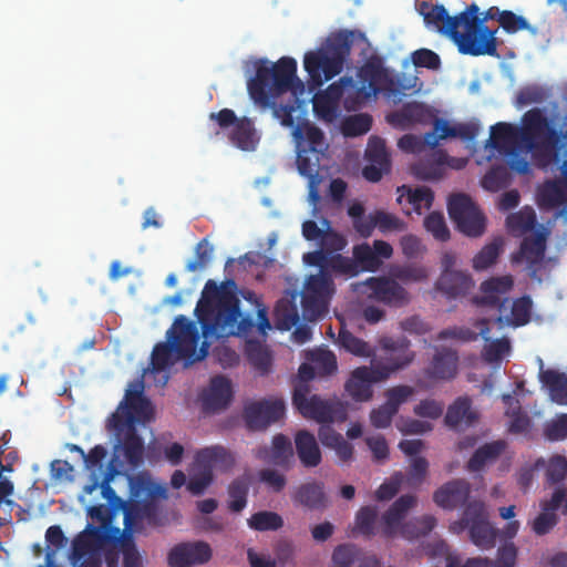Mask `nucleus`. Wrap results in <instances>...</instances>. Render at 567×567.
Instances as JSON below:
<instances>
[{"instance_id": "nucleus-11", "label": "nucleus", "mask_w": 567, "mask_h": 567, "mask_svg": "<svg viewBox=\"0 0 567 567\" xmlns=\"http://www.w3.org/2000/svg\"><path fill=\"white\" fill-rule=\"evenodd\" d=\"M334 292V285L329 271L311 275L303 287L301 303L305 315L316 319L326 313L329 300Z\"/></svg>"}, {"instance_id": "nucleus-47", "label": "nucleus", "mask_w": 567, "mask_h": 567, "mask_svg": "<svg viewBox=\"0 0 567 567\" xmlns=\"http://www.w3.org/2000/svg\"><path fill=\"white\" fill-rule=\"evenodd\" d=\"M536 214L532 207H524L517 213H513L506 218V226L511 233L523 235L532 230L536 225Z\"/></svg>"}, {"instance_id": "nucleus-60", "label": "nucleus", "mask_w": 567, "mask_h": 567, "mask_svg": "<svg viewBox=\"0 0 567 567\" xmlns=\"http://www.w3.org/2000/svg\"><path fill=\"white\" fill-rule=\"evenodd\" d=\"M213 254V245H210L206 238L202 239L195 247V259L189 260L186 264V270L189 272H195L197 270L204 269L212 261Z\"/></svg>"}, {"instance_id": "nucleus-42", "label": "nucleus", "mask_w": 567, "mask_h": 567, "mask_svg": "<svg viewBox=\"0 0 567 567\" xmlns=\"http://www.w3.org/2000/svg\"><path fill=\"white\" fill-rule=\"evenodd\" d=\"M303 64L310 78L318 82V84H321V74H323L326 81L336 76L330 75L328 72V58L323 50L307 52L305 54Z\"/></svg>"}, {"instance_id": "nucleus-51", "label": "nucleus", "mask_w": 567, "mask_h": 567, "mask_svg": "<svg viewBox=\"0 0 567 567\" xmlns=\"http://www.w3.org/2000/svg\"><path fill=\"white\" fill-rule=\"evenodd\" d=\"M353 260L358 262L359 272L375 271L382 264L369 244L355 245L352 250Z\"/></svg>"}, {"instance_id": "nucleus-39", "label": "nucleus", "mask_w": 567, "mask_h": 567, "mask_svg": "<svg viewBox=\"0 0 567 567\" xmlns=\"http://www.w3.org/2000/svg\"><path fill=\"white\" fill-rule=\"evenodd\" d=\"M506 449L504 440L485 443L478 447L467 462L470 472H480L486 465L494 463Z\"/></svg>"}, {"instance_id": "nucleus-32", "label": "nucleus", "mask_w": 567, "mask_h": 567, "mask_svg": "<svg viewBox=\"0 0 567 567\" xmlns=\"http://www.w3.org/2000/svg\"><path fill=\"white\" fill-rule=\"evenodd\" d=\"M445 164L446 155L441 151H434L414 163L411 173L420 181H439L444 175Z\"/></svg>"}, {"instance_id": "nucleus-23", "label": "nucleus", "mask_w": 567, "mask_h": 567, "mask_svg": "<svg viewBox=\"0 0 567 567\" xmlns=\"http://www.w3.org/2000/svg\"><path fill=\"white\" fill-rule=\"evenodd\" d=\"M471 493V485L465 480H452L433 494L434 503L443 509L452 511L464 505Z\"/></svg>"}, {"instance_id": "nucleus-13", "label": "nucleus", "mask_w": 567, "mask_h": 567, "mask_svg": "<svg viewBox=\"0 0 567 567\" xmlns=\"http://www.w3.org/2000/svg\"><path fill=\"white\" fill-rule=\"evenodd\" d=\"M357 38L363 39L364 34L358 30L344 29L332 33L327 39L323 51L328 58V72L330 75H338L342 71Z\"/></svg>"}, {"instance_id": "nucleus-2", "label": "nucleus", "mask_w": 567, "mask_h": 567, "mask_svg": "<svg viewBox=\"0 0 567 567\" xmlns=\"http://www.w3.org/2000/svg\"><path fill=\"white\" fill-rule=\"evenodd\" d=\"M297 76V61L282 56L277 62L259 60L255 65V75L247 81V90L254 103L262 109H272L274 116L286 127H292L296 141L298 173L308 179L309 202L317 205L320 199V162L328 145L323 132L308 122L295 126V105L276 104L275 99L295 89L302 87Z\"/></svg>"}, {"instance_id": "nucleus-27", "label": "nucleus", "mask_w": 567, "mask_h": 567, "mask_svg": "<svg viewBox=\"0 0 567 567\" xmlns=\"http://www.w3.org/2000/svg\"><path fill=\"white\" fill-rule=\"evenodd\" d=\"M233 391L230 381L217 375L210 380L208 390L203 396V409L206 412H216L227 408L231 400Z\"/></svg>"}, {"instance_id": "nucleus-10", "label": "nucleus", "mask_w": 567, "mask_h": 567, "mask_svg": "<svg viewBox=\"0 0 567 567\" xmlns=\"http://www.w3.org/2000/svg\"><path fill=\"white\" fill-rule=\"evenodd\" d=\"M447 210L456 228L468 237H480L485 230V217L466 194L452 195Z\"/></svg>"}, {"instance_id": "nucleus-1", "label": "nucleus", "mask_w": 567, "mask_h": 567, "mask_svg": "<svg viewBox=\"0 0 567 567\" xmlns=\"http://www.w3.org/2000/svg\"><path fill=\"white\" fill-rule=\"evenodd\" d=\"M240 301L233 292L221 289L213 280H208L202 298L195 308V315L202 327L205 339L199 352V331L194 321L185 316H178L168 329L166 342L157 343L151 355V371L164 372L176 362L183 360L192 364L203 360L208 352V340H218L230 336H247L251 332L255 322L239 308Z\"/></svg>"}, {"instance_id": "nucleus-45", "label": "nucleus", "mask_w": 567, "mask_h": 567, "mask_svg": "<svg viewBox=\"0 0 567 567\" xmlns=\"http://www.w3.org/2000/svg\"><path fill=\"white\" fill-rule=\"evenodd\" d=\"M436 526V518L433 515H423L405 522L401 526V536L406 539H416L430 534Z\"/></svg>"}, {"instance_id": "nucleus-22", "label": "nucleus", "mask_w": 567, "mask_h": 567, "mask_svg": "<svg viewBox=\"0 0 567 567\" xmlns=\"http://www.w3.org/2000/svg\"><path fill=\"white\" fill-rule=\"evenodd\" d=\"M486 146L506 155H516L519 147L523 146L519 127L505 122L496 123L491 126Z\"/></svg>"}, {"instance_id": "nucleus-59", "label": "nucleus", "mask_w": 567, "mask_h": 567, "mask_svg": "<svg viewBox=\"0 0 567 567\" xmlns=\"http://www.w3.org/2000/svg\"><path fill=\"white\" fill-rule=\"evenodd\" d=\"M499 25L509 34L516 33L522 30L528 31L530 34H537V28L532 27L527 20L509 10H503L501 16Z\"/></svg>"}, {"instance_id": "nucleus-57", "label": "nucleus", "mask_w": 567, "mask_h": 567, "mask_svg": "<svg viewBox=\"0 0 567 567\" xmlns=\"http://www.w3.org/2000/svg\"><path fill=\"white\" fill-rule=\"evenodd\" d=\"M511 175L505 166H493L484 175L482 186L489 192H498L508 186Z\"/></svg>"}, {"instance_id": "nucleus-30", "label": "nucleus", "mask_w": 567, "mask_h": 567, "mask_svg": "<svg viewBox=\"0 0 567 567\" xmlns=\"http://www.w3.org/2000/svg\"><path fill=\"white\" fill-rule=\"evenodd\" d=\"M545 250L546 237L543 234H535L533 236L525 237L520 244L519 255L520 258L525 259L527 262L532 278L537 277V272L540 269L545 257Z\"/></svg>"}, {"instance_id": "nucleus-19", "label": "nucleus", "mask_w": 567, "mask_h": 567, "mask_svg": "<svg viewBox=\"0 0 567 567\" xmlns=\"http://www.w3.org/2000/svg\"><path fill=\"white\" fill-rule=\"evenodd\" d=\"M212 558V548L205 542L181 543L174 546L168 555L171 567H193L203 565Z\"/></svg>"}, {"instance_id": "nucleus-5", "label": "nucleus", "mask_w": 567, "mask_h": 567, "mask_svg": "<svg viewBox=\"0 0 567 567\" xmlns=\"http://www.w3.org/2000/svg\"><path fill=\"white\" fill-rule=\"evenodd\" d=\"M519 131L525 148L550 153L553 162L556 163V154L563 141L561 133L549 124L542 110L527 111L522 117Z\"/></svg>"}, {"instance_id": "nucleus-15", "label": "nucleus", "mask_w": 567, "mask_h": 567, "mask_svg": "<svg viewBox=\"0 0 567 567\" xmlns=\"http://www.w3.org/2000/svg\"><path fill=\"white\" fill-rule=\"evenodd\" d=\"M307 386H297L293 391L292 403L300 414L307 419H312L318 423H332L336 416L333 404L322 400L318 395L307 396Z\"/></svg>"}, {"instance_id": "nucleus-31", "label": "nucleus", "mask_w": 567, "mask_h": 567, "mask_svg": "<svg viewBox=\"0 0 567 567\" xmlns=\"http://www.w3.org/2000/svg\"><path fill=\"white\" fill-rule=\"evenodd\" d=\"M296 453L302 466L307 468L317 467L322 455L318 442L312 433L300 430L295 435Z\"/></svg>"}, {"instance_id": "nucleus-52", "label": "nucleus", "mask_w": 567, "mask_h": 567, "mask_svg": "<svg viewBox=\"0 0 567 567\" xmlns=\"http://www.w3.org/2000/svg\"><path fill=\"white\" fill-rule=\"evenodd\" d=\"M503 247L501 237L494 238L493 241L485 245L473 258V268L476 270H485L491 267L499 256Z\"/></svg>"}, {"instance_id": "nucleus-7", "label": "nucleus", "mask_w": 567, "mask_h": 567, "mask_svg": "<svg viewBox=\"0 0 567 567\" xmlns=\"http://www.w3.org/2000/svg\"><path fill=\"white\" fill-rule=\"evenodd\" d=\"M132 498L124 509L125 529H137L142 522L148 525L158 526L161 524L158 507L153 499L138 501L142 494L146 497H153L154 491L150 480L137 476L131 480Z\"/></svg>"}, {"instance_id": "nucleus-28", "label": "nucleus", "mask_w": 567, "mask_h": 567, "mask_svg": "<svg viewBox=\"0 0 567 567\" xmlns=\"http://www.w3.org/2000/svg\"><path fill=\"white\" fill-rule=\"evenodd\" d=\"M477 420V413L472 409L470 396H458L449 408L444 417L445 424L452 430H463L472 426Z\"/></svg>"}, {"instance_id": "nucleus-29", "label": "nucleus", "mask_w": 567, "mask_h": 567, "mask_svg": "<svg viewBox=\"0 0 567 567\" xmlns=\"http://www.w3.org/2000/svg\"><path fill=\"white\" fill-rule=\"evenodd\" d=\"M474 286L472 277L464 271H442L436 289L447 299H456L468 293Z\"/></svg>"}, {"instance_id": "nucleus-64", "label": "nucleus", "mask_w": 567, "mask_h": 567, "mask_svg": "<svg viewBox=\"0 0 567 567\" xmlns=\"http://www.w3.org/2000/svg\"><path fill=\"white\" fill-rule=\"evenodd\" d=\"M567 476V460L564 456L555 455L549 458L546 465V478L550 484L563 482Z\"/></svg>"}, {"instance_id": "nucleus-3", "label": "nucleus", "mask_w": 567, "mask_h": 567, "mask_svg": "<svg viewBox=\"0 0 567 567\" xmlns=\"http://www.w3.org/2000/svg\"><path fill=\"white\" fill-rule=\"evenodd\" d=\"M513 278L511 276L493 277L485 280L481 285L483 296L475 298V302L481 306L496 308L499 315L495 318V322L501 327L512 326L522 327L529 322L533 302L529 296H523L512 302L511 316H503L502 312L507 310L509 300L503 298L502 295L508 292L513 287Z\"/></svg>"}, {"instance_id": "nucleus-41", "label": "nucleus", "mask_w": 567, "mask_h": 567, "mask_svg": "<svg viewBox=\"0 0 567 567\" xmlns=\"http://www.w3.org/2000/svg\"><path fill=\"white\" fill-rule=\"evenodd\" d=\"M475 326L480 329L478 333L466 327H451L440 331L437 334V339H456L463 342H471L475 341L478 338V336H481L485 341H489V320L485 318L480 319L476 321Z\"/></svg>"}, {"instance_id": "nucleus-62", "label": "nucleus", "mask_w": 567, "mask_h": 567, "mask_svg": "<svg viewBox=\"0 0 567 567\" xmlns=\"http://www.w3.org/2000/svg\"><path fill=\"white\" fill-rule=\"evenodd\" d=\"M424 227L435 239L440 241H446L450 239V230L446 226L444 216L441 213L433 212L427 215L424 219Z\"/></svg>"}, {"instance_id": "nucleus-17", "label": "nucleus", "mask_w": 567, "mask_h": 567, "mask_svg": "<svg viewBox=\"0 0 567 567\" xmlns=\"http://www.w3.org/2000/svg\"><path fill=\"white\" fill-rule=\"evenodd\" d=\"M358 79L361 86L355 85V95L363 103L385 89L389 74L381 60L370 59L359 69Z\"/></svg>"}, {"instance_id": "nucleus-38", "label": "nucleus", "mask_w": 567, "mask_h": 567, "mask_svg": "<svg viewBox=\"0 0 567 567\" xmlns=\"http://www.w3.org/2000/svg\"><path fill=\"white\" fill-rule=\"evenodd\" d=\"M122 444L123 455L126 462L137 467L143 463L144 442L137 434L136 427H125L120 436H117Z\"/></svg>"}, {"instance_id": "nucleus-44", "label": "nucleus", "mask_w": 567, "mask_h": 567, "mask_svg": "<svg viewBox=\"0 0 567 567\" xmlns=\"http://www.w3.org/2000/svg\"><path fill=\"white\" fill-rule=\"evenodd\" d=\"M275 324L278 330L288 331L299 321V312L295 302L280 299L274 311Z\"/></svg>"}, {"instance_id": "nucleus-33", "label": "nucleus", "mask_w": 567, "mask_h": 567, "mask_svg": "<svg viewBox=\"0 0 567 567\" xmlns=\"http://www.w3.org/2000/svg\"><path fill=\"white\" fill-rule=\"evenodd\" d=\"M292 499L308 509H322L328 505L324 484L316 481L299 485L292 495Z\"/></svg>"}, {"instance_id": "nucleus-58", "label": "nucleus", "mask_w": 567, "mask_h": 567, "mask_svg": "<svg viewBox=\"0 0 567 567\" xmlns=\"http://www.w3.org/2000/svg\"><path fill=\"white\" fill-rule=\"evenodd\" d=\"M328 270L347 278H352L360 274L358 262L353 260V257L350 258L340 254L330 255Z\"/></svg>"}, {"instance_id": "nucleus-48", "label": "nucleus", "mask_w": 567, "mask_h": 567, "mask_svg": "<svg viewBox=\"0 0 567 567\" xmlns=\"http://www.w3.org/2000/svg\"><path fill=\"white\" fill-rule=\"evenodd\" d=\"M503 402L508 405L506 414L511 416L509 432L512 433H524L530 425L529 417L522 413L518 400L511 394H504L502 396Z\"/></svg>"}, {"instance_id": "nucleus-54", "label": "nucleus", "mask_w": 567, "mask_h": 567, "mask_svg": "<svg viewBox=\"0 0 567 567\" xmlns=\"http://www.w3.org/2000/svg\"><path fill=\"white\" fill-rule=\"evenodd\" d=\"M406 192V202L412 206V210L422 214V209H429L432 206L434 194L429 187H417L415 189L402 186L398 189Z\"/></svg>"}, {"instance_id": "nucleus-25", "label": "nucleus", "mask_w": 567, "mask_h": 567, "mask_svg": "<svg viewBox=\"0 0 567 567\" xmlns=\"http://www.w3.org/2000/svg\"><path fill=\"white\" fill-rule=\"evenodd\" d=\"M480 515L473 516L468 530L471 542L482 548L491 549L495 546L498 537V529L488 522V515L483 502L480 501Z\"/></svg>"}, {"instance_id": "nucleus-61", "label": "nucleus", "mask_w": 567, "mask_h": 567, "mask_svg": "<svg viewBox=\"0 0 567 567\" xmlns=\"http://www.w3.org/2000/svg\"><path fill=\"white\" fill-rule=\"evenodd\" d=\"M365 157L369 163L390 167V156L386 151L385 143L381 137L373 136L369 140L368 147L365 150Z\"/></svg>"}, {"instance_id": "nucleus-50", "label": "nucleus", "mask_w": 567, "mask_h": 567, "mask_svg": "<svg viewBox=\"0 0 567 567\" xmlns=\"http://www.w3.org/2000/svg\"><path fill=\"white\" fill-rule=\"evenodd\" d=\"M248 526L258 532L278 530L284 526V519L275 512L261 511L250 516Z\"/></svg>"}, {"instance_id": "nucleus-55", "label": "nucleus", "mask_w": 567, "mask_h": 567, "mask_svg": "<svg viewBox=\"0 0 567 567\" xmlns=\"http://www.w3.org/2000/svg\"><path fill=\"white\" fill-rule=\"evenodd\" d=\"M378 509L375 506H363L355 514V528L365 536L371 537L377 534Z\"/></svg>"}, {"instance_id": "nucleus-53", "label": "nucleus", "mask_w": 567, "mask_h": 567, "mask_svg": "<svg viewBox=\"0 0 567 567\" xmlns=\"http://www.w3.org/2000/svg\"><path fill=\"white\" fill-rule=\"evenodd\" d=\"M308 360L321 375H330L338 369L336 355L324 349H316L308 353Z\"/></svg>"}, {"instance_id": "nucleus-46", "label": "nucleus", "mask_w": 567, "mask_h": 567, "mask_svg": "<svg viewBox=\"0 0 567 567\" xmlns=\"http://www.w3.org/2000/svg\"><path fill=\"white\" fill-rule=\"evenodd\" d=\"M246 355L249 363L261 375L267 374L271 368V354L266 347L258 341H248L246 346Z\"/></svg>"}, {"instance_id": "nucleus-9", "label": "nucleus", "mask_w": 567, "mask_h": 567, "mask_svg": "<svg viewBox=\"0 0 567 567\" xmlns=\"http://www.w3.org/2000/svg\"><path fill=\"white\" fill-rule=\"evenodd\" d=\"M209 118L215 121L221 128H229V141L239 150L252 152L259 143V136L255 128L254 122L249 117H237L236 113L230 109H223L217 113H210Z\"/></svg>"}, {"instance_id": "nucleus-43", "label": "nucleus", "mask_w": 567, "mask_h": 567, "mask_svg": "<svg viewBox=\"0 0 567 567\" xmlns=\"http://www.w3.org/2000/svg\"><path fill=\"white\" fill-rule=\"evenodd\" d=\"M249 486L248 476L237 477L228 485V509L230 512L240 513L246 507Z\"/></svg>"}, {"instance_id": "nucleus-26", "label": "nucleus", "mask_w": 567, "mask_h": 567, "mask_svg": "<svg viewBox=\"0 0 567 567\" xmlns=\"http://www.w3.org/2000/svg\"><path fill=\"white\" fill-rule=\"evenodd\" d=\"M257 457L266 463L288 468L293 457L290 440L284 434L272 439L271 446H262L257 451Z\"/></svg>"}, {"instance_id": "nucleus-63", "label": "nucleus", "mask_w": 567, "mask_h": 567, "mask_svg": "<svg viewBox=\"0 0 567 567\" xmlns=\"http://www.w3.org/2000/svg\"><path fill=\"white\" fill-rule=\"evenodd\" d=\"M359 550L349 544L338 546L332 554V567H354Z\"/></svg>"}, {"instance_id": "nucleus-40", "label": "nucleus", "mask_w": 567, "mask_h": 567, "mask_svg": "<svg viewBox=\"0 0 567 567\" xmlns=\"http://www.w3.org/2000/svg\"><path fill=\"white\" fill-rule=\"evenodd\" d=\"M327 96L334 101L343 100L348 110H357L362 102L355 95V82L352 78L343 76L327 89Z\"/></svg>"}, {"instance_id": "nucleus-37", "label": "nucleus", "mask_w": 567, "mask_h": 567, "mask_svg": "<svg viewBox=\"0 0 567 567\" xmlns=\"http://www.w3.org/2000/svg\"><path fill=\"white\" fill-rule=\"evenodd\" d=\"M539 380L547 389L550 400L558 405H567V374L556 370H542Z\"/></svg>"}, {"instance_id": "nucleus-36", "label": "nucleus", "mask_w": 567, "mask_h": 567, "mask_svg": "<svg viewBox=\"0 0 567 567\" xmlns=\"http://www.w3.org/2000/svg\"><path fill=\"white\" fill-rule=\"evenodd\" d=\"M537 204L543 209H553L567 204V185L559 179L545 182L537 190Z\"/></svg>"}, {"instance_id": "nucleus-14", "label": "nucleus", "mask_w": 567, "mask_h": 567, "mask_svg": "<svg viewBox=\"0 0 567 567\" xmlns=\"http://www.w3.org/2000/svg\"><path fill=\"white\" fill-rule=\"evenodd\" d=\"M386 379L388 374L383 373L380 368L372 362L371 367L363 365L353 370L344 388L354 401L367 402L373 396L372 385L385 381Z\"/></svg>"}, {"instance_id": "nucleus-4", "label": "nucleus", "mask_w": 567, "mask_h": 567, "mask_svg": "<svg viewBox=\"0 0 567 567\" xmlns=\"http://www.w3.org/2000/svg\"><path fill=\"white\" fill-rule=\"evenodd\" d=\"M496 31L482 25L478 18V7L475 3L462 11L460 28H456L451 40L457 45L462 54L472 56H498Z\"/></svg>"}, {"instance_id": "nucleus-18", "label": "nucleus", "mask_w": 567, "mask_h": 567, "mask_svg": "<svg viewBox=\"0 0 567 567\" xmlns=\"http://www.w3.org/2000/svg\"><path fill=\"white\" fill-rule=\"evenodd\" d=\"M419 13L423 17L424 23L443 35L452 38L456 28H460L462 12L451 17L444 6L433 4L431 1L424 0L419 4Z\"/></svg>"}, {"instance_id": "nucleus-21", "label": "nucleus", "mask_w": 567, "mask_h": 567, "mask_svg": "<svg viewBox=\"0 0 567 567\" xmlns=\"http://www.w3.org/2000/svg\"><path fill=\"white\" fill-rule=\"evenodd\" d=\"M543 512L534 519L533 530L536 535L548 534L558 523L556 511L561 508L564 515H567V494L564 488H556L550 499L542 504Z\"/></svg>"}, {"instance_id": "nucleus-20", "label": "nucleus", "mask_w": 567, "mask_h": 567, "mask_svg": "<svg viewBox=\"0 0 567 567\" xmlns=\"http://www.w3.org/2000/svg\"><path fill=\"white\" fill-rule=\"evenodd\" d=\"M73 567H100L101 548L94 533H81L72 542L70 555Z\"/></svg>"}, {"instance_id": "nucleus-35", "label": "nucleus", "mask_w": 567, "mask_h": 567, "mask_svg": "<svg viewBox=\"0 0 567 567\" xmlns=\"http://www.w3.org/2000/svg\"><path fill=\"white\" fill-rule=\"evenodd\" d=\"M195 463L202 468H209L210 472L213 468L227 471L234 465L235 460L225 447L215 445L197 451Z\"/></svg>"}, {"instance_id": "nucleus-6", "label": "nucleus", "mask_w": 567, "mask_h": 567, "mask_svg": "<svg viewBox=\"0 0 567 567\" xmlns=\"http://www.w3.org/2000/svg\"><path fill=\"white\" fill-rule=\"evenodd\" d=\"M153 417V406L143 395V384L135 383L126 390L124 400L109 420V429L120 436L125 427H135L136 422H147Z\"/></svg>"}, {"instance_id": "nucleus-56", "label": "nucleus", "mask_w": 567, "mask_h": 567, "mask_svg": "<svg viewBox=\"0 0 567 567\" xmlns=\"http://www.w3.org/2000/svg\"><path fill=\"white\" fill-rule=\"evenodd\" d=\"M372 117L369 114L360 113L351 115L342 122V133L344 136H359L370 131Z\"/></svg>"}, {"instance_id": "nucleus-49", "label": "nucleus", "mask_w": 567, "mask_h": 567, "mask_svg": "<svg viewBox=\"0 0 567 567\" xmlns=\"http://www.w3.org/2000/svg\"><path fill=\"white\" fill-rule=\"evenodd\" d=\"M337 342L341 348L354 355L371 357L373 354V350L368 342L353 336L344 328L340 329Z\"/></svg>"}, {"instance_id": "nucleus-8", "label": "nucleus", "mask_w": 567, "mask_h": 567, "mask_svg": "<svg viewBox=\"0 0 567 567\" xmlns=\"http://www.w3.org/2000/svg\"><path fill=\"white\" fill-rule=\"evenodd\" d=\"M353 290L368 299L391 308H402L410 302V293L389 277H370L353 285Z\"/></svg>"}, {"instance_id": "nucleus-34", "label": "nucleus", "mask_w": 567, "mask_h": 567, "mask_svg": "<svg viewBox=\"0 0 567 567\" xmlns=\"http://www.w3.org/2000/svg\"><path fill=\"white\" fill-rule=\"evenodd\" d=\"M457 361L456 351L442 349L434 354L431 364L425 370V374L435 380H451L456 374Z\"/></svg>"}, {"instance_id": "nucleus-12", "label": "nucleus", "mask_w": 567, "mask_h": 567, "mask_svg": "<svg viewBox=\"0 0 567 567\" xmlns=\"http://www.w3.org/2000/svg\"><path fill=\"white\" fill-rule=\"evenodd\" d=\"M381 349L384 351V358L381 361L373 360L383 373L390 375L404 369L415 358L411 350V342L406 337H384L380 340Z\"/></svg>"}, {"instance_id": "nucleus-24", "label": "nucleus", "mask_w": 567, "mask_h": 567, "mask_svg": "<svg viewBox=\"0 0 567 567\" xmlns=\"http://www.w3.org/2000/svg\"><path fill=\"white\" fill-rule=\"evenodd\" d=\"M416 502L415 496L405 494L400 496L381 517V533L384 537L390 538L401 533L403 518L409 509Z\"/></svg>"}, {"instance_id": "nucleus-16", "label": "nucleus", "mask_w": 567, "mask_h": 567, "mask_svg": "<svg viewBox=\"0 0 567 567\" xmlns=\"http://www.w3.org/2000/svg\"><path fill=\"white\" fill-rule=\"evenodd\" d=\"M285 410V402L279 399L256 401L245 406L244 417L248 429L265 430L271 423L279 421Z\"/></svg>"}]
</instances>
